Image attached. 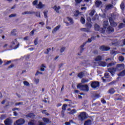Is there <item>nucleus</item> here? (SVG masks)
Returning <instances> with one entry per match:
<instances>
[{"label": "nucleus", "instance_id": "f257e3e1", "mask_svg": "<svg viewBox=\"0 0 125 125\" xmlns=\"http://www.w3.org/2000/svg\"><path fill=\"white\" fill-rule=\"evenodd\" d=\"M123 69H125V64H118L117 65L116 68L112 67L108 68L107 71L110 73L112 77H114L115 73L116 72V71H121V70H123Z\"/></svg>", "mask_w": 125, "mask_h": 125}, {"label": "nucleus", "instance_id": "f03ea898", "mask_svg": "<svg viewBox=\"0 0 125 125\" xmlns=\"http://www.w3.org/2000/svg\"><path fill=\"white\" fill-rule=\"evenodd\" d=\"M77 88L82 90V91H88L89 88L87 84L82 85V83L78 84L77 85Z\"/></svg>", "mask_w": 125, "mask_h": 125}, {"label": "nucleus", "instance_id": "7ed1b4c3", "mask_svg": "<svg viewBox=\"0 0 125 125\" xmlns=\"http://www.w3.org/2000/svg\"><path fill=\"white\" fill-rule=\"evenodd\" d=\"M87 118V117H86V113L84 112H81L78 116L79 120L81 121H84V120H85V119Z\"/></svg>", "mask_w": 125, "mask_h": 125}, {"label": "nucleus", "instance_id": "20e7f679", "mask_svg": "<svg viewBox=\"0 0 125 125\" xmlns=\"http://www.w3.org/2000/svg\"><path fill=\"white\" fill-rule=\"evenodd\" d=\"M25 119L23 118L19 119L17 120L14 124V125H23L25 124Z\"/></svg>", "mask_w": 125, "mask_h": 125}, {"label": "nucleus", "instance_id": "39448f33", "mask_svg": "<svg viewBox=\"0 0 125 125\" xmlns=\"http://www.w3.org/2000/svg\"><path fill=\"white\" fill-rule=\"evenodd\" d=\"M103 26H104V27L101 29V30H102V34H104V33H105V31H106V28L107 26H108V21H104Z\"/></svg>", "mask_w": 125, "mask_h": 125}, {"label": "nucleus", "instance_id": "423d86ee", "mask_svg": "<svg viewBox=\"0 0 125 125\" xmlns=\"http://www.w3.org/2000/svg\"><path fill=\"white\" fill-rule=\"evenodd\" d=\"M12 123H13L12 119L9 118H7L4 121V124L5 125H12Z\"/></svg>", "mask_w": 125, "mask_h": 125}, {"label": "nucleus", "instance_id": "0eeeda50", "mask_svg": "<svg viewBox=\"0 0 125 125\" xmlns=\"http://www.w3.org/2000/svg\"><path fill=\"white\" fill-rule=\"evenodd\" d=\"M91 86L92 88H96L99 86V82H93L91 84Z\"/></svg>", "mask_w": 125, "mask_h": 125}, {"label": "nucleus", "instance_id": "6e6552de", "mask_svg": "<svg viewBox=\"0 0 125 125\" xmlns=\"http://www.w3.org/2000/svg\"><path fill=\"white\" fill-rule=\"evenodd\" d=\"M100 49L102 51H108V50H110V47L107 46L102 45L100 47Z\"/></svg>", "mask_w": 125, "mask_h": 125}, {"label": "nucleus", "instance_id": "1a4fd4ad", "mask_svg": "<svg viewBox=\"0 0 125 125\" xmlns=\"http://www.w3.org/2000/svg\"><path fill=\"white\" fill-rule=\"evenodd\" d=\"M109 21L112 27H116V26H117V22L114 21V20H113V18H109Z\"/></svg>", "mask_w": 125, "mask_h": 125}, {"label": "nucleus", "instance_id": "9d476101", "mask_svg": "<svg viewBox=\"0 0 125 125\" xmlns=\"http://www.w3.org/2000/svg\"><path fill=\"white\" fill-rule=\"evenodd\" d=\"M45 6V4H42V3L41 1L39 2V4H38L36 7V8H38L39 9H42V8L44 7Z\"/></svg>", "mask_w": 125, "mask_h": 125}, {"label": "nucleus", "instance_id": "9b49d317", "mask_svg": "<svg viewBox=\"0 0 125 125\" xmlns=\"http://www.w3.org/2000/svg\"><path fill=\"white\" fill-rule=\"evenodd\" d=\"M34 13H36V12L30 11H25V12H23V13H22V15H32V14H34Z\"/></svg>", "mask_w": 125, "mask_h": 125}, {"label": "nucleus", "instance_id": "f8f14e48", "mask_svg": "<svg viewBox=\"0 0 125 125\" xmlns=\"http://www.w3.org/2000/svg\"><path fill=\"white\" fill-rule=\"evenodd\" d=\"M102 28H100V26L98 25L97 24H95L94 29L95 31H100L101 33H102V30L101 29Z\"/></svg>", "mask_w": 125, "mask_h": 125}, {"label": "nucleus", "instance_id": "ddd939ff", "mask_svg": "<svg viewBox=\"0 0 125 125\" xmlns=\"http://www.w3.org/2000/svg\"><path fill=\"white\" fill-rule=\"evenodd\" d=\"M52 8L55 10V11L57 12V13H59V9H60L61 7H60V6H57L56 5H55Z\"/></svg>", "mask_w": 125, "mask_h": 125}, {"label": "nucleus", "instance_id": "4468645a", "mask_svg": "<svg viewBox=\"0 0 125 125\" xmlns=\"http://www.w3.org/2000/svg\"><path fill=\"white\" fill-rule=\"evenodd\" d=\"M95 4L97 7H100L102 6V2L100 0H97L95 2Z\"/></svg>", "mask_w": 125, "mask_h": 125}, {"label": "nucleus", "instance_id": "2eb2a0df", "mask_svg": "<svg viewBox=\"0 0 125 125\" xmlns=\"http://www.w3.org/2000/svg\"><path fill=\"white\" fill-rule=\"evenodd\" d=\"M84 47V44H83L82 45H81L80 47V53H78V55H81V54H82V53H83V52L84 50V48L83 47Z\"/></svg>", "mask_w": 125, "mask_h": 125}, {"label": "nucleus", "instance_id": "dca6fc26", "mask_svg": "<svg viewBox=\"0 0 125 125\" xmlns=\"http://www.w3.org/2000/svg\"><path fill=\"white\" fill-rule=\"evenodd\" d=\"M26 118H31L32 119H34L35 117H36V115H35L34 113H29L26 115Z\"/></svg>", "mask_w": 125, "mask_h": 125}, {"label": "nucleus", "instance_id": "f3484780", "mask_svg": "<svg viewBox=\"0 0 125 125\" xmlns=\"http://www.w3.org/2000/svg\"><path fill=\"white\" fill-rule=\"evenodd\" d=\"M60 25H58L56 27L54 28V29L53 30V31H52V33L53 34H54L55 33H56V32H57V31H58L59 30V29H60Z\"/></svg>", "mask_w": 125, "mask_h": 125}, {"label": "nucleus", "instance_id": "a211bd4d", "mask_svg": "<svg viewBox=\"0 0 125 125\" xmlns=\"http://www.w3.org/2000/svg\"><path fill=\"white\" fill-rule=\"evenodd\" d=\"M107 33H113L114 32V28L111 26H108L107 28Z\"/></svg>", "mask_w": 125, "mask_h": 125}, {"label": "nucleus", "instance_id": "6ab92c4d", "mask_svg": "<svg viewBox=\"0 0 125 125\" xmlns=\"http://www.w3.org/2000/svg\"><path fill=\"white\" fill-rule=\"evenodd\" d=\"M113 8V4H109L106 6L105 10H109V9H112Z\"/></svg>", "mask_w": 125, "mask_h": 125}, {"label": "nucleus", "instance_id": "aec40b11", "mask_svg": "<svg viewBox=\"0 0 125 125\" xmlns=\"http://www.w3.org/2000/svg\"><path fill=\"white\" fill-rule=\"evenodd\" d=\"M99 66H102V67H106V63L105 62L101 61L98 63Z\"/></svg>", "mask_w": 125, "mask_h": 125}, {"label": "nucleus", "instance_id": "412c9836", "mask_svg": "<svg viewBox=\"0 0 125 125\" xmlns=\"http://www.w3.org/2000/svg\"><path fill=\"white\" fill-rule=\"evenodd\" d=\"M104 77L105 78H106V79H110V81H112V77H110V74H109V73L106 72L104 74Z\"/></svg>", "mask_w": 125, "mask_h": 125}, {"label": "nucleus", "instance_id": "4be33fe9", "mask_svg": "<svg viewBox=\"0 0 125 125\" xmlns=\"http://www.w3.org/2000/svg\"><path fill=\"white\" fill-rule=\"evenodd\" d=\"M42 120L45 123V124H49L50 123V121L47 118H43Z\"/></svg>", "mask_w": 125, "mask_h": 125}, {"label": "nucleus", "instance_id": "5701e85b", "mask_svg": "<svg viewBox=\"0 0 125 125\" xmlns=\"http://www.w3.org/2000/svg\"><path fill=\"white\" fill-rule=\"evenodd\" d=\"M115 89L113 88H110L108 91V93L110 94H114V93L115 92Z\"/></svg>", "mask_w": 125, "mask_h": 125}, {"label": "nucleus", "instance_id": "b1692460", "mask_svg": "<svg viewBox=\"0 0 125 125\" xmlns=\"http://www.w3.org/2000/svg\"><path fill=\"white\" fill-rule=\"evenodd\" d=\"M89 80L87 79L83 78L82 79L81 83H88Z\"/></svg>", "mask_w": 125, "mask_h": 125}, {"label": "nucleus", "instance_id": "393cba45", "mask_svg": "<svg viewBox=\"0 0 125 125\" xmlns=\"http://www.w3.org/2000/svg\"><path fill=\"white\" fill-rule=\"evenodd\" d=\"M28 125H36V121L35 120H32L30 121V122H28Z\"/></svg>", "mask_w": 125, "mask_h": 125}, {"label": "nucleus", "instance_id": "a878e982", "mask_svg": "<svg viewBox=\"0 0 125 125\" xmlns=\"http://www.w3.org/2000/svg\"><path fill=\"white\" fill-rule=\"evenodd\" d=\"M84 125H91V120H88L85 121L84 122Z\"/></svg>", "mask_w": 125, "mask_h": 125}, {"label": "nucleus", "instance_id": "bb28decb", "mask_svg": "<svg viewBox=\"0 0 125 125\" xmlns=\"http://www.w3.org/2000/svg\"><path fill=\"white\" fill-rule=\"evenodd\" d=\"M102 60V57L101 56H98L95 59V61L98 62V61H101Z\"/></svg>", "mask_w": 125, "mask_h": 125}, {"label": "nucleus", "instance_id": "cd10ccee", "mask_svg": "<svg viewBox=\"0 0 125 125\" xmlns=\"http://www.w3.org/2000/svg\"><path fill=\"white\" fill-rule=\"evenodd\" d=\"M119 53H120V51H111L110 52V54H112V55H116L117 54H119Z\"/></svg>", "mask_w": 125, "mask_h": 125}, {"label": "nucleus", "instance_id": "c85d7f7f", "mask_svg": "<svg viewBox=\"0 0 125 125\" xmlns=\"http://www.w3.org/2000/svg\"><path fill=\"white\" fill-rule=\"evenodd\" d=\"M118 76L119 77H124V76H125V69L123 70L122 72H120L118 74Z\"/></svg>", "mask_w": 125, "mask_h": 125}, {"label": "nucleus", "instance_id": "c756f323", "mask_svg": "<svg viewBox=\"0 0 125 125\" xmlns=\"http://www.w3.org/2000/svg\"><path fill=\"white\" fill-rule=\"evenodd\" d=\"M95 36H92L91 37V39H88V42H92V41L95 40Z\"/></svg>", "mask_w": 125, "mask_h": 125}, {"label": "nucleus", "instance_id": "7c9ffc66", "mask_svg": "<svg viewBox=\"0 0 125 125\" xmlns=\"http://www.w3.org/2000/svg\"><path fill=\"white\" fill-rule=\"evenodd\" d=\"M75 113H77V111L76 109H73L70 112L68 113V114H70V115H74V114H75Z\"/></svg>", "mask_w": 125, "mask_h": 125}, {"label": "nucleus", "instance_id": "2f4dec72", "mask_svg": "<svg viewBox=\"0 0 125 125\" xmlns=\"http://www.w3.org/2000/svg\"><path fill=\"white\" fill-rule=\"evenodd\" d=\"M115 64H116V62H110V63H109L107 65V67L108 68H109V67H112V66H114V65H115Z\"/></svg>", "mask_w": 125, "mask_h": 125}, {"label": "nucleus", "instance_id": "473e14b6", "mask_svg": "<svg viewBox=\"0 0 125 125\" xmlns=\"http://www.w3.org/2000/svg\"><path fill=\"white\" fill-rule=\"evenodd\" d=\"M83 72H80L78 74V77H79V78H80V79H82V78H83Z\"/></svg>", "mask_w": 125, "mask_h": 125}, {"label": "nucleus", "instance_id": "72a5a7b5", "mask_svg": "<svg viewBox=\"0 0 125 125\" xmlns=\"http://www.w3.org/2000/svg\"><path fill=\"white\" fill-rule=\"evenodd\" d=\"M86 27H87V28H88L89 29H90V28H91V27H92V25H91V23L87 22L86 24Z\"/></svg>", "mask_w": 125, "mask_h": 125}, {"label": "nucleus", "instance_id": "f704fd0d", "mask_svg": "<svg viewBox=\"0 0 125 125\" xmlns=\"http://www.w3.org/2000/svg\"><path fill=\"white\" fill-rule=\"evenodd\" d=\"M120 7L122 10H124V9H125V3L124 2H122L120 4Z\"/></svg>", "mask_w": 125, "mask_h": 125}, {"label": "nucleus", "instance_id": "c9c22d12", "mask_svg": "<svg viewBox=\"0 0 125 125\" xmlns=\"http://www.w3.org/2000/svg\"><path fill=\"white\" fill-rule=\"evenodd\" d=\"M44 68H45V66H44V64H42L41 66V71H42V72H44Z\"/></svg>", "mask_w": 125, "mask_h": 125}, {"label": "nucleus", "instance_id": "e433bc0d", "mask_svg": "<svg viewBox=\"0 0 125 125\" xmlns=\"http://www.w3.org/2000/svg\"><path fill=\"white\" fill-rule=\"evenodd\" d=\"M80 21L82 24H84V23H85V19L83 17H81Z\"/></svg>", "mask_w": 125, "mask_h": 125}, {"label": "nucleus", "instance_id": "4c0bfd02", "mask_svg": "<svg viewBox=\"0 0 125 125\" xmlns=\"http://www.w3.org/2000/svg\"><path fill=\"white\" fill-rule=\"evenodd\" d=\"M11 34L12 36H16V29L13 30L11 31Z\"/></svg>", "mask_w": 125, "mask_h": 125}, {"label": "nucleus", "instance_id": "58836bf2", "mask_svg": "<svg viewBox=\"0 0 125 125\" xmlns=\"http://www.w3.org/2000/svg\"><path fill=\"white\" fill-rule=\"evenodd\" d=\"M67 20L68 21H69V22H70V23H71V24L74 23V21H73V19H72L70 17H67Z\"/></svg>", "mask_w": 125, "mask_h": 125}, {"label": "nucleus", "instance_id": "ea45409f", "mask_svg": "<svg viewBox=\"0 0 125 125\" xmlns=\"http://www.w3.org/2000/svg\"><path fill=\"white\" fill-rule=\"evenodd\" d=\"M23 84L26 86H30V83L27 81L23 82Z\"/></svg>", "mask_w": 125, "mask_h": 125}, {"label": "nucleus", "instance_id": "a19ab883", "mask_svg": "<svg viewBox=\"0 0 125 125\" xmlns=\"http://www.w3.org/2000/svg\"><path fill=\"white\" fill-rule=\"evenodd\" d=\"M119 61H121V62H123V61L125 60V58H124V57L121 56H119Z\"/></svg>", "mask_w": 125, "mask_h": 125}, {"label": "nucleus", "instance_id": "79ce46f5", "mask_svg": "<svg viewBox=\"0 0 125 125\" xmlns=\"http://www.w3.org/2000/svg\"><path fill=\"white\" fill-rule=\"evenodd\" d=\"M42 114H44L46 115V116H49V114L48 113L46 112V110H44L42 111Z\"/></svg>", "mask_w": 125, "mask_h": 125}, {"label": "nucleus", "instance_id": "37998d69", "mask_svg": "<svg viewBox=\"0 0 125 125\" xmlns=\"http://www.w3.org/2000/svg\"><path fill=\"white\" fill-rule=\"evenodd\" d=\"M94 13H95V10H93L91 11V12L89 13V15L90 16H93L94 15Z\"/></svg>", "mask_w": 125, "mask_h": 125}, {"label": "nucleus", "instance_id": "c03bdc74", "mask_svg": "<svg viewBox=\"0 0 125 125\" xmlns=\"http://www.w3.org/2000/svg\"><path fill=\"white\" fill-rule=\"evenodd\" d=\"M81 31H83V32H89V30H88V29L85 28H82Z\"/></svg>", "mask_w": 125, "mask_h": 125}, {"label": "nucleus", "instance_id": "a18cd8bd", "mask_svg": "<svg viewBox=\"0 0 125 125\" xmlns=\"http://www.w3.org/2000/svg\"><path fill=\"white\" fill-rule=\"evenodd\" d=\"M6 118V115H1L0 119V120H4Z\"/></svg>", "mask_w": 125, "mask_h": 125}, {"label": "nucleus", "instance_id": "49530a36", "mask_svg": "<svg viewBox=\"0 0 125 125\" xmlns=\"http://www.w3.org/2000/svg\"><path fill=\"white\" fill-rule=\"evenodd\" d=\"M99 18V17H98V15H95L93 18L92 20L94 21L95 20H98V18Z\"/></svg>", "mask_w": 125, "mask_h": 125}, {"label": "nucleus", "instance_id": "de8ad7c7", "mask_svg": "<svg viewBox=\"0 0 125 125\" xmlns=\"http://www.w3.org/2000/svg\"><path fill=\"white\" fill-rule=\"evenodd\" d=\"M35 32H37V29H33L32 31H31L30 35V36H33L34 35Z\"/></svg>", "mask_w": 125, "mask_h": 125}, {"label": "nucleus", "instance_id": "09e8293b", "mask_svg": "<svg viewBox=\"0 0 125 125\" xmlns=\"http://www.w3.org/2000/svg\"><path fill=\"white\" fill-rule=\"evenodd\" d=\"M124 26H125V24L121 23H120L118 27L119 28V29H122V28H123Z\"/></svg>", "mask_w": 125, "mask_h": 125}, {"label": "nucleus", "instance_id": "8fccbe9b", "mask_svg": "<svg viewBox=\"0 0 125 125\" xmlns=\"http://www.w3.org/2000/svg\"><path fill=\"white\" fill-rule=\"evenodd\" d=\"M66 107H67V104H63L62 106V110H63V111H65V110H66Z\"/></svg>", "mask_w": 125, "mask_h": 125}, {"label": "nucleus", "instance_id": "3c124183", "mask_svg": "<svg viewBox=\"0 0 125 125\" xmlns=\"http://www.w3.org/2000/svg\"><path fill=\"white\" fill-rule=\"evenodd\" d=\"M9 17L10 18H11L12 17H16V14H12L9 16Z\"/></svg>", "mask_w": 125, "mask_h": 125}, {"label": "nucleus", "instance_id": "603ef678", "mask_svg": "<svg viewBox=\"0 0 125 125\" xmlns=\"http://www.w3.org/2000/svg\"><path fill=\"white\" fill-rule=\"evenodd\" d=\"M83 1V0H75V2L76 3V4H79L81 3Z\"/></svg>", "mask_w": 125, "mask_h": 125}, {"label": "nucleus", "instance_id": "864d4df0", "mask_svg": "<svg viewBox=\"0 0 125 125\" xmlns=\"http://www.w3.org/2000/svg\"><path fill=\"white\" fill-rule=\"evenodd\" d=\"M33 4L34 5H36V6H37V5H38V0H35L33 2Z\"/></svg>", "mask_w": 125, "mask_h": 125}, {"label": "nucleus", "instance_id": "5fc2aeb1", "mask_svg": "<svg viewBox=\"0 0 125 125\" xmlns=\"http://www.w3.org/2000/svg\"><path fill=\"white\" fill-rule=\"evenodd\" d=\"M23 102L16 103L15 104L16 106H19V105H23Z\"/></svg>", "mask_w": 125, "mask_h": 125}, {"label": "nucleus", "instance_id": "6e6d98bb", "mask_svg": "<svg viewBox=\"0 0 125 125\" xmlns=\"http://www.w3.org/2000/svg\"><path fill=\"white\" fill-rule=\"evenodd\" d=\"M79 11H76V12L74 14V16H75L76 17H78V16H79Z\"/></svg>", "mask_w": 125, "mask_h": 125}, {"label": "nucleus", "instance_id": "4d7b16f0", "mask_svg": "<svg viewBox=\"0 0 125 125\" xmlns=\"http://www.w3.org/2000/svg\"><path fill=\"white\" fill-rule=\"evenodd\" d=\"M36 14L37 17H41V13L40 12H36Z\"/></svg>", "mask_w": 125, "mask_h": 125}, {"label": "nucleus", "instance_id": "13d9d810", "mask_svg": "<svg viewBox=\"0 0 125 125\" xmlns=\"http://www.w3.org/2000/svg\"><path fill=\"white\" fill-rule=\"evenodd\" d=\"M65 47H62L61 49V52L62 53V52H64V51H65Z\"/></svg>", "mask_w": 125, "mask_h": 125}, {"label": "nucleus", "instance_id": "bf43d9fd", "mask_svg": "<svg viewBox=\"0 0 125 125\" xmlns=\"http://www.w3.org/2000/svg\"><path fill=\"white\" fill-rule=\"evenodd\" d=\"M44 16L45 18H47V11L44 12Z\"/></svg>", "mask_w": 125, "mask_h": 125}, {"label": "nucleus", "instance_id": "052dcab7", "mask_svg": "<svg viewBox=\"0 0 125 125\" xmlns=\"http://www.w3.org/2000/svg\"><path fill=\"white\" fill-rule=\"evenodd\" d=\"M39 74H40L41 75H42V72L37 71L35 74V76H38V75H39Z\"/></svg>", "mask_w": 125, "mask_h": 125}, {"label": "nucleus", "instance_id": "680f3d73", "mask_svg": "<svg viewBox=\"0 0 125 125\" xmlns=\"http://www.w3.org/2000/svg\"><path fill=\"white\" fill-rule=\"evenodd\" d=\"M34 44L35 45H37L38 44V39H36L34 41Z\"/></svg>", "mask_w": 125, "mask_h": 125}, {"label": "nucleus", "instance_id": "e2e57ef3", "mask_svg": "<svg viewBox=\"0 0 125 125\" xmlns=\"http://www.w3.org/2000/svg\"><path fill=\"white\" fill-rule=\"evenodd\" d=\"M100 97V96L99 95V94H96L95 95V99H97V98H99V97Z\"/></svg>", "mask_w": 125, "mask_h": 125}, {"label": "nucleus", "instance_id": "0e129e2a", "mask_svg": "<svg viewBox=\"0 0 125 125\" xmlns=\"http://www.w3.org/2000/svg\"><path fill=\"white\" fill-rule=\"evenodd\" d=\"M50 50H51V48H50L47 49V52H46L45 53H46V54H48V53L49 52V51Z\"/></svg>", "mask_w": 125, "mask_h": 125}, {"label": "nucleus", "instance_id": "69168bd1", "mask_svg": "<svg viewBox=\"0 0 125 125\" xmlns=\"http://www.w3.org/2000/svg\"><path fill=\"white\" fill-rule=\"evenodd\" d=\"M101 102L102 103H103V104H105L106 103V101H105L104 99H102Z\"/></svg>", "mask_w": 125, "mask_h": 125}, {"label": "nucleus", "instance_id": "338daca9", "mask_svg": "<svg viewBox=\"0 0 125 125\" xmlns=\"http://www.w3.org/2000/svg\"><path fill=\"white\" fill-rule=\"evenodd\" d=\"M112 45H119V42H116L115 43H112Z\"/></svg>", "mask_w": 125, "mask_h": 125}, {"label": "nucleus", "instance_id": "774afa93", "mask_svg": "<svg viewBox=\"0 0 125 125\" xmlns=\"http://www.w3.org/2000/svg\"><path fill=\"white\" fill-rule=\"evenodd\" d=\"M39 125H45V124L43 123V122H40L39 123Z\"/></svg>", "mask_w": 125, "mask_h": 125}]
</instances>
